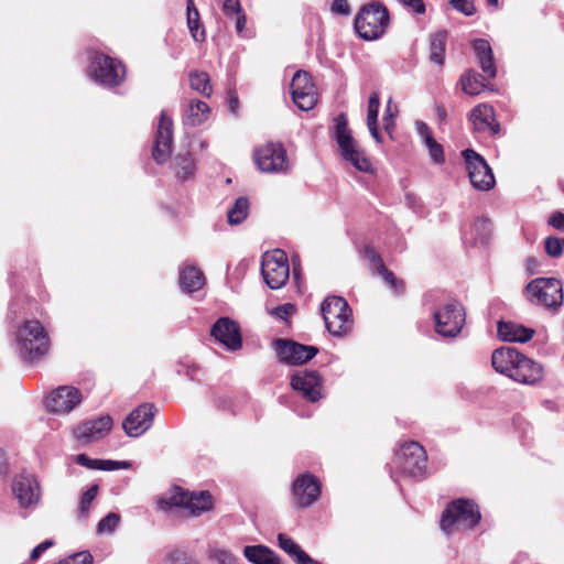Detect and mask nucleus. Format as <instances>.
Listing matches in <instances>:
<instances>
[{"label": "nucleus", "mask_w": 564, "mask_h": 564, "mask_svg": "<svg viewBox=\"0 0 564 564\" xmlns=\"http://www.w3.org/2000/svg\"><path fill=\"white\" fill-rule=\"evenodd\" d=\"M495 370L521 384L534 386L544 378L543 366L513 347L496 349L491 356Z\"/></svg>", "instance_id": "nucleus-1"}, {"label": "nucleus", "mask_w": 564, "mask_h": 564, "mask_svg": "<svg viewBox=\"0 0 564 564\" xmlns=\"http://www.w3.org/2000/svg\"><path fill=\"white\" fill-rule=\"evenodd\" d=\"M15 348L25 362H35L45 357L51 348V339L42 323L24 321L15 330Z\"/></svg>", "instance_id": "nucleus-2"}, {"label": "nucleus", "mask_w": 564, "mask_h": 564, "mask_svg": "<svg viewBox=\"0 0 564 564\" xmlns=\"http://www.w3.org/2000/svg\"><path fill=\"white\" fill-rule=\"evenodd\" d=\"M426 453L417 442H406L395 452L391 462V476L400 474L413 479H421L426 475Z\"/></svg>", "instance_id": "nucleus-3"}, {"label": "nucleus", "mask_w": 564, "mask_h": 564, "mask_svg": "<svg viewBox=\"0 0 564 564\" xmlns=\"http://www.w3.org/2000/svg\"><path fill=\"white\" fill-rule=\"evenodd\" d=\"M389 22L388 9L379 2H370L365 4L355 18V30L361 39L373 41L386 33Z\"/></svg>", "instance_id": "nucleus-4"}, {"label": "nucleus", "mask_w": 564, "mask_h": 564, "mask_svg": "<svg viewBox=\"0 0 564 564\" xmlns=\"http://www.w3.org/2000/svg\"><path fill=\"white\" fill-rule=\"evenodd\" d=\"M334 138L340 155L346 162H349L359 172L371 173L373 171L372 163L352 138L345 115H339L336 118Z\"/></svg>", "instance_id": "nucleus-5"}, {"label": "nucleus", "mask_w": 564, "mask_h": 564, "mask_svg": "<svg viewBox=\"0 0 564 564\" xmlns=\"http://www.w3.org/2000/svg\"><path fill=\"white\" fill-rule=\"evenodd\" d=\"M478 506L468 499H457L451 502L444 510L440 527L446 534L454 530L473 529L480 521Z\"/></svg>", "instance_id": "nucleus-6"}, {"label": "nucleus", "mask_w": 564, "mask_h": 564, "mask_svg": "<svg viewBox=\"0 0 564 564\" xmlns=\"http://www.w3.org/2000/svg\"><path fill=\"white\" fill-rule=\"evenodd\" d=\"M528 300L538 306L557 312L563 305V284L555 278H536L525 288Z\"/></svg>", "instance_id": "nucleus-7"}, {"label": "nucleus", "mask_w": 564, "mask_h": 564, "mask_svg": "<svg viewBox=\"0 0 564 564\" xmlns=\"http://www.w3.org/2000/svg\"><path fill=\"white\" fill-rule=\"evenodd\" d=\"M321 312L327 330L338 337L347 335L352 328L351 308L345 299L328 296L321 304Z\"/></svg>", "instance_id": "nucleus-8"}, {"label": "nucleus", "mask_w": 564, "mask_h": 564, "mask_svg": "<svg viewBox=\"0 0 564 564\" xmlns=\"http://www.w3.org/2000/svg\"><path fill=\"white\" fill-rule=\"evenodd\" d=\"M88 76L95 83L111 88L123 82L126 68L120 61L106 54L95 52L90 56Z\"/></svg>", "instance_id": "nucleus-9"}, {"label": "nucleus", "mask_w": 564, "mask_h": 564, "mask_svg": "<svg viewBox=\"0 0 564 564\" xmlns=\"http://www.w3.org/2000/svg\"><path fill=\"white\" fill-rule=\"evenodd\" d=\"M435 332L443 337H456L466 322L465 308L456 300L442 303L433 313Z\"/></svg>", "instance_id": "nucleus-10"}, {"label": "nucleus", "mask_w": 564, "mask_h": 564, "mask_svg": "<svg viewBox=\"0 0 564 564\" xmlns=\"http://www.w3.org/2000/svg\"><path fill=\"white\" fill-rule=\"evenodd\" d=\"M261 274L270 289H281L290 278L286 253L281 249L265 252L262 256Z\"/></svg>", "instance_id": "nucleus-11"}, {"label": "nucleus", "mask_w": 564, "mask_h": 564, "mask_svg": "<svg viewBox=\"0 0 564 564\" xmlns=\"http://www.w3.org/2000/svg\"><path fill=\"white\" fill-rule=\"evenodd\" d=\"M462 154L473 187L476 191L482 192L491 189L496 184V180L486 160L471 149L464 150Z\"/></svg>", "instance_id": "nucleus-12"}, {"label": "nucleus", "mask_w": 564, "mask_h": 564, "mask_svg": "<svg viewBox=\"0 0 564 564\" xmlns=\"http://www.w3.org/2000/svg\"><path fill=\"white\" fill-rule=\"evenodd\" d=\"M254 161L264 173H286L290 170L286 151L281 143L268 142L260 147L254 153Z\"/></svg>", "instance_id": "nucleus-13"}, {"label": "nucleus", "mask_w": 564, "mask_h": 564, "mask_svg": "<svg viewBox=\"0 0 564 564\" xmlns=\"http://www.w3.org/2000/svg\"><path fill=\"white\" fill-rule=\"evenodd\" d=\"M12 494L23 509H34L41 499V488L36 477L21 473L12 481Z\"/></svg>", "instance_id": "nucleus-14"}, {"label": "nucleus", "mask_w": 564, "mask_h": 564, "mask_svg": "<svg viewBox=\"0 0 564 564\" xmlns=\"http://www.w3.org/2000/svg\"><path fill=\"white\" fill-rule=\"evenodd\" d=\"M291 96L296 107L303 111H308L316 105V88L307 72L294 73L291 82Z\"/></svg>", "instance_id": "nucleus-15"}, {"label": "nucleus", "mask_w": 564, "mask_h": 564, "mask_svg": "<svg viewBox=\"0 0 564 564\" xmlns=\"http://www.w3.org/2000/svg\"><path fill=\"white\" fill-rule=\"evenodd\" d=\"M292 505L296 508L311 507L321 496L318 479L308 473L296 477L292 484Z\"/></svg>", "instance_id": "nucleus-16"}, {"label": "nucleus", "mask_w": 564, "mask_h": 564, "mask_svg": "<svg viewBox=\"0 0 564 564\" xmlns=\"http://www.w3.org/2000/svg\"><path fill=\"white\" fill-rule=\"evenodd\" d=\"M173 507H181L188 511V514L198 517L213 508L212 496L207 491H186L178 489L167 502Z\"/></svg>", "instance_id": "nucleus-17"}, {"label": "nucleus", "mask_w": 564, "mask_h": 564, "mask_svg": "<svg viewBox=\"0 0 564 564\" xmlns=\"http://www.w3.org/2000/svg\"><path fill=\"white\" fill-rule=\"evenodd\" d=\"M83 401L80 390L73 386H61L46 398V409L56 414H68Z\"/></svg>", "instance_id": "nucleus-18"}, {"label": "nucleus", "mask_w": 564, "mask_h": 564, "mask_svg": "<svg viewBox=\"0 0 564 564\" xmlns=\"http://www.w3.org/2000/svg\"><path fill=\"white\" fill-rule=\"evenodd\" d=\"M210 336L227 350L237 351L242 347L240 326L229 317L218 318L212 326Z\"/></svg>", "instance_id": "nucleus-19"}, {"label": "nucleus", "mask_w": 564, "mask_h": 564, "mask_svg": "<svg viewBox=\"0 0 564 564\" xmlns=\"http://www.w3.org/2000/svg\"><path fill=\"white\" fill-rule=\"evenodd\" d=\"M274 349L280 361L290 365L304 364L318 352L315 346L302 345L288 339H276Z\"/></svg>", "instance_id": "nucleus-20"}, {"label": "nucleus", "mask_w": 564, "mask_h": 564, "mask_svg": "<svg viewBox=\"0 0 564 564\" xmlns=\"http://www.w3.org/2000/svg\"><path fill=\"white\" fill-rule=\"evenodd\" d=\"M158 409L152 403H143L134 409L122 422L126 434L139 437L144 434L153 423Z\"/></svg>", "instance_id": "nucleus-21"}, {"label": "nucleus", "mask_w": 564, "mask_h": 564, "mask_svg": "<svg viewBox=\"0 0 564 564\" xmlns=\"http://www.w3.org/2000/svg\"><path fill=\"white\" fill-rule=\"evenodd\" d=\"M172 143L173 121L165 111H162L155 132L154 148L152 151L153 159L159 164H162L170 159L172 153Z\"/></svg>", "instance_id": "nucleus-22"}, {"label": "nucleus", "mask_w": 564, "mask_h": 564, "mask_svg": "<svg viewBox=\"0 0 564 564\" xmlns=\"http://www.w3.org/2000/svg\"><path fill=\"white\" fill-rule=\"evenodd\" d=\"M291 386L311 402L322 399V377L317 371H299L292 376Z\"/></svg>", "instance_id": "nucleus-23"}, {"label": "nucleus", "mask_w": 564, "mask_h": 564, "mask_svg": "<svg viewBox=\"0 0 564 564\" xmlns=\"http://www.w3.org/2000/svg\"><path fill=\"white\" fill-rule=\"evenodd\" d=\"M112 419L109 415H104L77 425L73 430V434L77 441L88 444L104 437L110 431Z\"/></svg>", "instance_id": "nucleus-24"}, {"label": "nucleus", "mask_w": 564, "mask_h": 564, "mask_svg": "<svg viewBox=\"0 0 564 564\" xmlns=\"http://www.w3.org/2000/svg\"><path fill=\"white\" fill-rule=\"evenodd\" d=\"M469 120L476 132H490L496 135L500 131V124L496 121L495 110L488 104L476 106L469 113Z\"/></svg>", "instance_id": "nucleus-25"}, {"label": "nucleus", "mask_w": 564, "mask_h": 564, "mask_svg": "<svg viewBox=\"0 0 564 564\" xmlns=\"http://www.w3.org/2000/svg\"><path fill=\"white\" fill-rule=\"evenodd\" d=\"M364 257L369 261L371 270L382 276L384 282L395 292L401 293L403 291V283L399 281L394 274L389 271L383 264L380 256L375 251L373 248L367 246L364 249Z\"/></svg>", "instance_id": "nucleus-26"}, {"label": "nucleus", "mask_w": 564, "mask_h": 564, "mask_svg": "<svg viewBox=\"0 0 564 564\" xmlns=\"http://www.w3.org/2000/svg\"><path fill=\"white\" fill-rule=\"evenodd\" d=\"M535 334L534 329L513 322H500L498 324V336L503 341L527 343Z\"/></svg>", "instance_id": "nucleus-27"}, {"label": "nucleus", "mask_w": 564, "mask_h": 564, "mask_svg": "<svg viewBox=\"0 0 564 564\" xmlns=\"http://www.w3.org/2000/svg\"><path fill=\"white\" fill-rule=\"evenodd\" d=\"M210 115V108L207 102L198 99H192L183 107V123L188 127L203 124Z\"/></svg>", "instance_id": "nucleus-28"}, {"label": "nucleus", "mask_w": 564, "mask_h": 564, "mask_svg": "<svg viewBox=\"0 0 564 564\" xmlns=\"http://www.w3.org/2000/svg\"><path fill=\"white\" fill-rule=\"evenodd\" d=\"M473 47L476 51L482 72L488 78H495L497 75V68L494 63L490 43L487 40L478 39L473 42Z\"/></svg>", "instance_id": "nucleus-29"}, {"label": "nucleus", "mask_w": 564, "mask_h": 564, "mask_svg": "<svg viewBox=\"0 0 564 564\" xmlns=\"http://www.w3.org/2000/svg\"><path fill=\"white\" fill-rule=\"evenodd\" d=\"M205 284L203 272L194 265H184L180 270V285L188 293L200 290Z\"/></svg>", "instance_id": "nucleus-30"}, {"label": "nucleus", "mask_w": 564, "mask_h": 564, "mask_svg": "<svg viewBox=\"0 0 564 564\" xmlns=\"http://www.w3.org/2000/svg\"><path fill=\"white\" fill-rule=\"evenodd\" d=\"M186 20L192 37L195 42H204L206 34L200 24L199 12L193 0L186 2Z\"/></svg>", "instance_id": "nucleus-31"}, {"label": "nucleus", "mask_w": 564, "mask_h": 564, "mask_svg": "<svg viewBox=\"0 0 564 564\" xmlns=\"http://www.w3.org/2000/svg\"><path fill=\"white\" fill-rule=\"evenodd\" d=\"M380 107V96L378 91H372L368 101L367 126L372 138L378 142H382V138L378 131V113Z\"/></svg>", "instance_id": "nucleus-32"}, {"label": "nucleus", "mask_w": 564, "mask_h": 564, "mask_svg": "<svg viewBox=\"0 0 564 564\" xmlns=\"http://www.w3.org/2000/svg\"><path fill=\"white\" fill-rule=\"evenodd\" d=\"M446 41L447 32L445 30H440L430 37V59L440 66L444 63Z\"/></svg>", "instance_id": "nucleus-33"}, {"label": "nucleus", "mask_w": 564, "mask_h": 564, "mask_svg": "<svg viewBox=\"0 0 564 564\" xmlns=\"http://www.w3.org/2000/svg\"><path fill=\"white\" fill-rule=\"evenodd\" d=\"M175 177L184 182L193 176L195 164L192 155L188 152L180 153L174 159Z\"/></svg>", "instance_id": "nucleus-34"}, {"label": "nucleus", "mask_w": 564, "mask_h": 564, "mask_svg": "<svg viewBox=\"0 0 564 564\" xmlns=\"http://www.w3.org/2000/svg\"><path fill=\"white\" fill-rule=\"evenodd\" d=\"M207 558L215 564H240V560L230 550L218 545H209Z\"/></svg>", "instance_id": "nucleus-35"}, {"label": "nucleus", "mask_w": 564, "mask_h": 564, "mask_svg": "<svg viewBox=\"0 0 564 564\" xmlns=\"http://www.w3.org/2000/svg\"><path fill=\"white\" fill-rule=\"evenodd\" d=\"M273 552L264 545H248L243 549L245 557L252 564H267Z\"/></svg>", "instance_id": "nucleus-36"}, {"label": "nucleus", "mask_w": 564, "mask_h": 564, "mask_svg": "<svg viewBox=\"0 0 564 564\" xmlns=\"http://www.w3.org/2000/svg\"><path fill=\"white\" fill-rule=\"evenodd\" d=\"M249 200L247 197H238L234 205L228 209L227 216L228 221L231 225H238L242 223L249 214Z\"/></svg>", "instance_id": "nucleus-37"}, {"label": "nucleus", "mask_w": 564, "mask_h": 564, "mask_svg": "<svg viewBox=\"0 0 564 564\" xmlns=\"http://www.w3.org/2000/svg\"><path fill=\"white\" fill-rule=\"evenodd\" d=\"M189 86L192 89L206 97L213 94L209 75L205 72L194 70L189 73Z\"/></svg>", "instance_id": "nucleus-38"}, {"label": "nucleus", "mask_w": 564, "mask_h": 564, "mask_svg": "<svg viewBox=\"0 0 564 564\" xmlns=\"http://www.w3.org/2000/svg\"><path fill=\"white\" fill-rule=\"evenodd\" d=\"M460 83L463 90L470 96L480 94L486 87L484 76L476 73H467L462 77Z\"/></svg>", "instance_id": "nucleus-39"}, {"label": "nucleus", "mask_w": 564, "mask_h": 564, "mask_svg": "<svg viewBox=\"0 0 564 564\" xmlns=\"http://www.w3.org/2000/svg\"><path fill=\"white\" fill-rule=\"evenodd\" d=\"M473 243H486L491 234V225L488 219L478 218L471 226Z\"/></svg>", "instance_id": "nucleus-40"}, {"label": "nucleus", "mask_w": 564, "mask_h": 564, "mask_svg": "<svg viewBox=\"0 0 564 564\" xmlns=\"http://www.w3.org/2000/svg\"><path fill=\"white\" fill-rule=\"evenodd\" d=\"M279 546L295 562L303 552L302 547L289 535L284 533L278 534Z\"/></svg>", "instance_id": "nucleus-41"}, {"label": "nucleus", "mask_w": 564, "mask_h": 564, "mask_svg": "<svg viewBox=\"0 0 564 564\" xmlns=\"http://www.w3.org/2000/svg\"><path fill=\"white\" fill-rule=\"evenodd\" d=\"M99 487L98 485H91L80 497L79 501V514L87 517L89 513V507L93 500L97 497Z\"/></svg>", "instance_id": "nucleus-42"}, {"label": "nucleus", "mask_w": 564, "mask_h": 564, "mask_svg": "<svg viewBox=\"0 0 564 564\" xmlns=\"http://www.w3.org/2000/svg\"><path fill=\"white\" fill-rule=\"evenodd\" d=\"M120 521V517L117 513L110 512L106 517H104L97 525L98 533H112L118 527Z\"/></svg>", "instance_id": "nucleus-43"}, {"label": "nucleus", "mask_w": 564, "mask_h": 564, "mask_svg": "<svg viewBox=\"0 0 564 564\" xmlns=\"http://www.w3.org/2000/svg\"><path fill=\"white\" fill-rule=\"evenodd\" d=\"M544 245L546 253L553 258L561 256L564 248V241L555 237H547Z\"/></svg>", "instance_id": "nucleus-44"}, {"label": "nucleus", "mask_w": 564, "mask_h": 564, "mask_svg": "<svg viewBox=\"0 0 564 564\" xmlns=\"http://www.w3.org/2000/svg\"><path fill=\"white\" fill-rule=\"evenodd\" d=\"M452 7L460 13L470 17L476 12L474 0H451Z\"/></svg>", "instance_id": "nucleus-45"}, {"label": "nucleus", "mask_w": 564, "mask_h": 564, "mask_svg": "<svg viewBox=\"0 0 564 564\" xmlns=\"http://www.w3.org/2000/svg\"><path fill=\"white\" fill-rule=\"evenodd\" d=\"M425 147L429 149V154L431 159L441 164L444 162V151L443 147L433 139L431 142H426Z\"/></svg>", "instance_id": "nucleus-46"}, {"label": "nucleus", "mask_w": 564, "mask_h": 564, "mask_svg": "<svg viewBox=\"0 0 564 564\" xmlns=\"http://www.w3.org/2000/svg\"><path fill=\"white\" fill-rule=\"evenodd\" d=\"M223 10L228 19H231L235 15L243 12L240 0H225L223 4Z\"/></svg>", "instance_id": "nucleus-47"}, {"label": "nucleus", "mask_w": 564, "mask_h": 564, "mask_svg": "<svg viewBox=\"0 0 564 564\" xmlns=\"http://www.w3.org/2000/svg\"><path fill=\"white\" fill-rule=\"evenodd\" d=\"M171 564H199L193 557H191L186 552L176 550L170 555Z\"/></svg>", "instance_id": "nucleus-48"}, {"label": "nucleus", "mask_w": 564, "mask_h": 564, "mask_svg": "<svg viewBox=\"0 0 564 564\" xmlns=\"http://www.w3.org/2000/svg\"><path fill=\"white\" fill-rule=\"evenodd\" d=\"M54 545V541L53 540H45L43 541L42 543H40L39 545H36L32 551H31V554H30V561L31 562H35L37 561L42 554L48 550L50 547H52Z\"/></svg>", "instance_id": "nucleus-49"}, {"label": "nucleus", "mask_w": 564, "mask_h": 564, "mask_svg": "<svg viewBox=\"0 0 564 564\" xmlns=\"http://www.w3.org/2000/svg\"><path fill=\"white\" fill-rule=\"evenodd\" d=\"M398 1L415 14H424L425 13V3L423 0H398Z\"/></svg>", "instance_id": "nucleus-50"}, {"label": "nucleus", "mask_w": 564, "mask_h": 564, "mask_svg": "<svg viewBox=\"0 0 564 564\" xmlns=\"http://www.w3.org/2000/svg\"><path fill=\"white\" fill-rule=\"evenodd\" d=\"M75 459L79 465L89 469H100V467H102L100 459L89 458L86 454H79Z\"/></svg>", "instance_id": "nucleus-51"}, {"label": "nucleus", "mask_w": 564, "mask_h": 564, "mask_svg": "<svg viewBox=\"0 0 564 564\" xmlns=\"http://www.w3.org/2000/svg\"><path fill=\"white\" fill-rule=\"evenodd\" d=\"M330 11L334 14L348 15L350 13V7L347 0H334L330 7Z\"/></svg>", "instance_id": "nucleus-52"}, {"label": "nucleus", "mask_w": 564, "mask_h": 564, "mask_svg": "<svg viewBox=\"0 0 564 564\" xmlns=\"http://www.w3.org/2000/svg\"><path fill=\"white\" fill-rule=\"evenodd\" d=\"M415 126L416 131L424 144H426V142H431L434 139L433 133L426 123L422 121H416Z\"/></svg>", "instance_id": "nucleus-53"}, {"label": "nucleus", "mask_w": 564, "mask_h": 564, "mask_svg": "<svg viewBox=\"0 0 564 564\" xmlns=\"http://www.w3.org/2000/svg\"><path fill=\"white\" fill-rule=\"evenodd\" d=\"M100 462H101V466H102V467H100V470H116L119 468H128L129 467L128 462H117V460H110V459H107V460L100 459Z\"/></svg>", "instance_id": "nucleus-54"}, {"label": "nucleus", "mask_w": 564, "mask_h": 564, "mask_svg": "<svg viewBox=\"0 0 564 564\" xmlns=\"http://www.w3.org/2000/svg\"><path fill=\"white\" fill-rule=\"evenodd\" d=\"M231 20L235 21V28H236L237 33L239 35H242L245 28H246V23H247V17H246L245 11L235 15L234 18H231Z\"/></svg>", "instance_id": "nucleus-55"}, {"label": "nucleus", "mask_w": 564, "mask_h": 564, "mask_svg": "<svg viewBox=\"0 0 564 564\" xmlns=\"http://www.w3.org/2000/svg\"><path fill=\"white\" fill-rule=\"evenodd\" d=\"M549 225L561 231H564V214L554 213L549 219Z\"/></svg>", "instance_id": "nucleus-56"}, {"label": "nucleus", "mask_w": 564, "mask_h": 564, "mask_svg": "<svg viewBox=\"0 0 564 564\" xmlns=\"http://www.w3.org/2000/svg\"><path fill=\"white\" fill-rule=\"evenodd\" d=\"M293 308H294V307H293V305H291V304H284V305H282V306H279V307L274 308L273 314H274L276 317H279V318H281V319H284V318H286V317H288V315L293 311Z\"/></svg>", "instance_id": "nucleus-57"}, {"label": "nucleus", "mask_w": 564, "mask_h": 564, "mask_svg": "<svg viewBox=\"0 0 564 564\" xmlns=\"http://www.w3.org/2000/svg\"><path fill=\"white\" fill-rule=\"evenodd\" d=\"M296 564H322L321 562L312 558L306 552H302L297 560L295 561Z\"/></svg>", "instance_id": "nucleus-58"}, {"label": "nucleus", "mask_w": 564, "mask_h": 564, "mask_svg": "<svg viewBox=\"0 0 564 564\" xmlns=\"http://www.w3.org/2000/svg\"><path fill=\"white\" fill-rule=\"evenodd\" d=\"M383 122H384V130L389 133V134H392L393 130H394V118H388V116H383Z\"/></svg>", "instance_id": "nucleus-59"}, {"label": "nucleus", "mask_w": 564, "mask_h": 564, "mask_svg": "<svg viewBox=\"0 0 564 564\" xmlns=\"http://www.w3.org/2000/svg\"><path fill=\"white\" fill-rule=\"evenodd\" d=\"M397 111V106L392 105V99L390 98L386 107L384 116H388V118H394Z\"/></svg>", "instance_id": "nucleus-60"}, {"label": "nucleus", "mask_w": 564, "mask_h": 564, "mask_svg": "<svg viewBox=\"0 0 564 564\" xmlns=\"http://www.w3.org/2000/svg\"><path fill=\"white\" fill-rule=\"evenodd\" d=\"M7 471V459L3 451L0 449V474H4Z\"/></svg>", "instance_id": "nucleus-61"}, {"label": "nucleus", "mask_w": 564, "mask_h": 564, "mask_svg": "<svg viewBox=\"0 0 564 564\" xmlns=\"http://www.w3.org/2000/svg\"><path fill=\"white\" fill-rule=\"evenodd\" d=\"M436 110H437V115H438L440 119H441V120H444V119H445V117H446V111H445V109H444L443 107H440V106H438V107L436 108Z\"/></svg>", "instance_id": "nucleus-62"}, {"label": "nucleus", "mask_w": 564, "mask_h": 564, "mask_svg": "<svg viewBox=\"0 0 564 564\" xmlns=\"http://www.w3.org/2000/svg\"><path fill=\"white\" fill-rule=\"evenodd\" d=\"M293 279L296 281L300 279V271H299V268L296 267L294 260H293Z\"/></svg>", "instance_id": "nucleus-63"}, {"label": "nucleus", "mask_w": 564, "mask_h": 564, "mask_svg": "<svg viewBox=\"0 0 564 564\" xmlns=\"http://www.w3.org/2000/svg\"><path fill=\"white\" fill-rule=\"evenodd\" d=\"M267 564H281L279 557L273 554V556L269 560V562Z\"/></svg>", "instance_id": "nucleus-64"}]
</instances>
